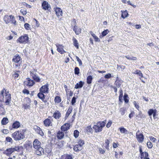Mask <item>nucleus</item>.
<instances>
[{
	"mask_svg": "<svg viewBox=\"0 0 159 159\" xmlns=\"http://www.w3.org/2000/svg\"><path fill=\"white\" fill-rule=\"evenodd\" d=\"M60 112L58 110H55L52 116L56 119H59L61 117Z\"/></svg>",
	"mask_w": 159,
	"mask_h": 159,
	"instance_id": "2eb2a0df",
	"label": "nucleus"
},
{
	"mask_svg": "<svg viewBox=\"0 0 159 159\" xmlns=\"http://www.w3.org/2000/svg\"><path fill=\"white\" fill-rule=\"evenodd\" d=\"M147 147L149 148H151L152 147V143L150 141L147 142Z\"/></svg>",
	"mask_w": 159,
	"mask_h": 159,
	"instance_id": "09e8293b",
	"label": "nucleus"
},
{
	"mask_svg": "<svg viewBox=\"0 0 159 159\" xmlns=\"http://www.w3.org/2000/svg\"><path fill=\"white\" fill-rule=\"evenodd\" d=\"M111 77V75L110 73H108V74H107L104 77L106 79H109Z\"/></svg>",
	"mask_w": 159,
	"mask_h": 159,
	"instance_id": "680f3d73",
	"label": "nucleus"
},
{
	"mask_svg": "<svg viewBox=\"0 0 159 159\" xmlns=\"http://www.w3.org/2000/svg\"><path fill=\"white\" fill-rule=\"evenodd\" d=\"M24 27L25 29L27 30H30L31 29L30 25L28 23H25L24 25Z\"/></svg>",
	"mask_w": 159,
	"mask_h": 159,
	"instance_id": "a18cd8bd",
	"label": "nucleus"
},
{
	"mask_svg": "<svg viewBox=\"0 0 159 159\" xmlns=\"http://www.w3.org/2000/svg\"><path fill=\"white\" fill-rule=\"evenodd\" d=\"M17 72H20V71H17L16 72H15L13 75V77L15 78L16 79L19 76V75L18 74V73H17Z\"/></svg>",
	"mask_w": 159,
	"mask_h": 159,
	"instance_id": "5fc2aeb1",
	"label": "nucleus"
},
{
	"mask_svg": "<svg viewBox=\"0 0 159 159\" xmlns=\"http://www.w3.org/2000/svg\"><path fill=\"white\" fill-rule=\"evenodd\" d=\"M40 144V142L38 140V139H35L33 142V147L35 149L41 147Z\"/></svg>",
	"mask_w": 159,
	"mask_h": 159,
	"instance_id": "4468645a",
	"label": "nucleus"
},
{
	"mask_svg": "<svg viewBox=\"0 0 159 159\" xmlns=\"http://www.w3.org/2000/svg\"><path fill=\"white\" fill-rule=\"evenodd\" d=\"M44 123L46 126H48L51 124V120L50 119H47L44 121Z\"/></svg>",
	"mask_w": 159,
	"mask_h": 159,
	"instance_id": "c85d7f7f",
	"label": "nucleus"
},
{
	"mask_svg": "<svg viewBox=\"0 0 159 159\" xmlns=\"http://www.w3.org/2000/svg\"><path fill=\"white\" fill-rule=\"evenodd\" d=\"M56 45L57 48V50L61 54H62L66 52L64 50L63 48L64 46L62 45L57 44H56Z\"/></svg>",
	"mask_w": 159,
	"mask_h": 159,
	"instance_id": "9d476101",
	"label": "nucleus"
},
{
	"mask_svg": "<svg viewBox=\"0 0 159 159\" xmlns=\"http://www.w3.org/2000/svg\"><path fill=\"white\" fill-rule=\"evenodd\" d=\"M3 20L6 24H7L11 22V23L13 24L14 25L16 24V21L15 20L14 17L12 15L8 16L6 15L3 18Z\"/></svg>",
	"mask_w": 159,
	"mask_h": 159,
	"instance_id": "20e7f679",
	"label": "nucleus"
},
{
	"mask_svg": "<svg viewBox=\"0 0 159 159\" xmlns=\"http://www.w3.org/2000/svg\"><path fill=\"white\" fill-rule=\"evenodd\" d=\"M43 93L40 92L38 94L37 96L44 102L46 103L47 102V100L45 99V96L43 94Z\"/></svg>",
	"mask_w": 159,
	"mask_h": 159,
	"instance_id": "dca6fc26",
	"label": "nucleus"
},
{
	"mask_svg": "<svg viewBox=\"0 0 159 159\" xmlns=\"http://www.w3.org/2000/svg\"><path fill=\"white\" fill-rule=\"evenodd\" d=\"M72 108L71 107H69L66 113V116H68L71 113Z\"/></svg>",
	"mask_w": 159,
	"mask_h": 159,
	"instance_id": "a19ab883",
	"label": "nucleus"
},
{
	"mask_svg": "<svg viewBox=\"0 0 159 159\" xmlns=\"http://www.w3.org/2000/svg\"><path fill=\"white\" fill-rule=\"evenodd\" d=\"M109 32V30H106L104 31H103L102 34V36H100V37L101 38H102L103 37L106 36Z\"/></svg>",
	"mask_w": 159,
	"mask_h": 159,
	"instance_id": "f704fd0d",
	"label": "nucleus"
},
{
	"mask_svg": "<svg viewBox=\"0 0 159 159\" xmlns=\"http://www.w3.org/2000/svg\"><path fill=\"white\" fill-rule=\"evenodd\" d=\"M70 126L69 123H66L61 126V129L62 131H66L69 129Z\"/></svg>",
	"mask_w": 159,
	"mask_h": 159,
	"instance_id": "f3484780",
	"label": "nucleus"
},
{
	"mask_svg": "<svg viewBox=\"0 0 159 159\" xmlns=\"http://www.w3.org/2000/svg\"><path fill=\"white\" fill-rule=\"evenodd\" d=\"M55 9V11L57 16L58 17L59 16H61L62 14V10L58 7H57Z\"/></svg>",
	"mask_w": 159,
	"mask_h": 159,
	"instance_id": "a211bd4d",
	"label": "nucleus"
},
{
	"mask_svg": "<svg viewBox=\"0 0 159 159\" xmlns=\"http://www.w3.org/2000/svg\"><path fill=\"white\" fill-rule=\"evenodd\" d=\"M20 12L23 14V15H24L26 14L27 12L25 9H22L20 10Z\"/></svg>",
	"mask_w": 159,
	"mask_h": 159,
	"instance_id": "603ef678",
	"label": "nucleus"
},
{
	"mask_svg": "<svg viewBox=\"0 0 159 159\" xmlns=\"http://www.w3.org/2000/svg\"><path fill=\"white\" fill-rule=\"evenodd\" d=\"M156 111V110H153L151 109H149L148 111V114L150 116H151L153 113H155V111Z\"/></svg>",
	"mask_w": 159,
	"mask_h": 159,
	"instance_id": "37998d69",
	"label": "nucleus"
},
{
	"mask_svg": "<svg viewBox=\"0 0 159 159\" xmlns=\"http://www.w3.org/2000/svg\"><path fill=\"white\" fill-rule=\"evenodd\" d=\"M134 74H137L139 75L141 77H143V75L141 71L140 70H135L134 73Z\"/></svg>",
	"mask_w": 159,
	"mask_h": 159,
	"instance_id": "72a5a7b5",
	"label": "nucleus"
},
{
	"mask_svg": "<svg viewBox=\"0 0 159 159\" xmlns=\"http://www.w3.org/2000/svg\"><path fill=\"white\" fill-rule=\"evenodd\" d=\"M2 132L4 134H7L9 133L7 129H4L2 130Z\"/></svg>",
	"mask_w": 159,
	"mask_h": 159,
	"instance_id": "774afa93",
	"label": "nucleus"
},
{
	"mask_svg": "<svg viewBox=\"0 0 159 159\" xmlns=\"http://www.w3.org/2000/svg\"><path fill=\"white\" fill-rule=\"evenodd\" d=\"M25 148L27 150H31L32 148V144L30 142H28L25 144Z\"/></svg>",
	"mask_w": 159,
	"mask_h": 159,
	"instance_id": "393cba45",
	"label": "nucleus"
},
{
	"mask_svg": "<svg viewBox=\"0 0 159 159\" xmlns=\"http://www.w3.org/2000/svg\"><path fill=\"white\" fill-rule=\"evenodd\" d=\"M48 84L43 86L40 89L39 92L44 93H48Z\"/></svg>",
	"mask_w": 159,
	"mask_h": 159,
	"instance_id": "9b49d317",
	"label": "nucleus"
},
{
	"mask_svg": "<svg viewBox=\"0 0 159 159\" xmlns=\"http://www.w3.org/2000/svg\"><path fill=\"white\" fill-rule=\"evenodd\" d=\"M6 140L7 142H12V139L10 137H7L6 138Z\"/></svg>",
	"mask_w": 159,
	"mask_h": 159,
	"instance_id": "6e6d98bb",
	"label": "nucleus"
},
{
	"mask_svg": "<svg viewBox=\"0 0 159 159\" xmlns=\"http://www.w3.org/2000/svg\"><path fill=\"white\" fill-rule=\"evenodd\" d=\"M149 138L150 140L152 141L154 143H156L157 141V139L152 136H150Z\"/></svg>",
	"mask_w": 159,
	"mask_h": 159,
	"instance_id": "13d9d810",
	"label": "nucleus"
},
{
	"mask_svg": "<svg viewBox=\"0 0 159 159\" xmlns=\"http://www.w3.org/2000/svg\"><path fill=\"white\" fill-rule=\"evenodd\" d=\"M93 80V77L92 76H89L87 79V82L88 84H90L92 83V81Z\"/></svg>",
	"mask_w": 159,
	"mask_h": 159,
	"instance_id": "2f4dec72",
	"label": "nucleus"
},
{
	"mask_svg": "<svg viewBox=\"0 0 159 159\" xmlns=\"http://www.w3.org/2000/svg\"><path fill=\"white\" fill-rule=\"evenodd\" d=\"M83 148V147L80 146L79 144L75 145L74 148V150L76 152L80 151L82 150Z\"/></svg>",
	"mask_w": 159,
	"mask_h": 159,
	"instance_id": "4be33fe9",
	"label": "nucleus"
},
{
	"mask_svg": "<svg viewBox=\"0 0 159 159\" xmlns=\"http://www.w3.org/2000/svg\"><path fill=\"white\" fill-rule=\"evenodd\" d=\"M106 121V120H105L102 122H98L93 126V128L96 133L100 132L102 130L103 128L105 126Z\"/></svg>",
	"mask_w": 159,
	"mask_h": 159,
	"instance_id": "f03ea898",
	"label": "nucleus"
},
{
	"mask_svg": "<svg viewBox=\"0 0 159 159\" xmlns=\"http://www.w3.org/2000/svg\"><path fill=\"white\" fill-rule=\"evenodd\" d=\"M85 130L87 132L91 133L92 132V129L90 126H89L85 128Z\"/></svg>",
	"mask_w": 159,
	"mask_h": 159,
	"instance_id": "79ce46f5",
	"label": "nucleus"
},
{
	"mask_svg": "<svg viewBox=\"0 0 159 159\" xmlns=\"http://www.w3.org/2000/svg\"><path fill=\"white\" fill-rule=\"evenodd\" d=\"M36 70L34 69L32 71H30V75L32 78L36 82H39L40 79L36 73Z\"/></svg>",
	"mask_w": 159,
	"mask_h": 159,
	"instance_id": "6e6552de",
	"label": "nucleus"
},
{
	"mask_svg": "<svg viewBox=\"0 0 159 159\" xmlns=\"http://www.w3.org/2000/svg\"><path fill=\"white\" fill-rule=\"evenodd\" d=\"M17 42H19L21 43L25 44L29 41V37L28 35L25 34L24 35L20 37L17 40Z\"/></svg>",
	"mask_w": 159,
	"mask_h": 159,
	"instance_id": "423d86ee",
	"label": "nucleus"
},
{
	"mask_svg": "<svg viewBox=\"0 0 159 159\" xmlns=\"http://www.w3.org/2000/svg\"><path fill=\"white\" fill-rule=\"evenodd\" d=\"M128 98V95L125 93L124 96V99L125 102L127 103L129 102V99L127 98Z\"/></svg>",
	"mask_w": 159,
	"mask_h": 159,
	"instance_id": "c03bdc74",
	"label": "nucleus"
},
{
	"mask_svg": "<svg viewBox=\"0 0 159 159\" xmlns=\"http://www.w3.org/2000/svg\"><path fill=\"white\" fill-rule=\"evenodd\" d=\"M24 108L25 109H30V107L29 105H28L27 104H25L24 105Z\"/></svg>",
	"mask_w": 159,
	"mask_h": 159,
	"instance_id": "69168bd1",
	"label": "nucleus"
},
{
	"mask_svg": "<svg viewBox=\"0 0 159 159\" xmlns=\"http://www.w3.org/2000/svg\"><path fill=\"white\" fill-rule=\"evenodd\" d=\"M98 151L99 152L102 154H104L105 152V151L104 149L101 148H98Z\"/></svg>",
	"mask_w": 159,
	"mask_h": 159,
	"instance_id": "bf43d9fd",
	"label": "nucleus"
},
{
	"mask_svg": "<svg viewBox=\"0 0 159 159\" xmlns=\"http://www.w3.org/2000/svg\"><path fill=\"white\" fill-rule=\"evenodd\" d=\"M89 33L93 37L95 42H99L100 41V40L98 37L96 36L95 34H94L92 31H90Z\"/></svg>",
	"mask_w": 159,
	"mask_h": 159,
	"instance_id": "b1692460",
	"label": "nucleus"
},
{
	"mask_svg": "<svg viewBox=\"0 0 159 159\" xmlns=\"http://www.w3.org/2000/svg\"><path fill=\"white\" fill-rule=\"evenodd\" d=\"M11 136L15 141H19L23 139L25 137L21 131H17L12 133Z\"/></svg>",
	"mask_w": 159,
	"mask_h": 159,
	"instance_id": "7ed1b4c3",
	"label": "nucleus"
},
{
	"mask_svg": "<svg viewBox=\"0 0 159 159\" xmlns=\"http://www.w3.org/2000/svg\"><path fill=\"white\" fill-rule=\"evenodd\" d=\"M64 87L65 89L66 95L67 96L68 94V92H69V89H68L67 86L66 85H65L64 86Z\"/></svg>",
	"mask_w": 159,
	"mask_h": 159,
	"instance_id": "e2e57ef3",
	"label": "nucleus"
},
{
	"mask_svg": "<svg viewBox=\"0 0 159 159\" xmlns=\"http://www.w3.org/2000/svg\"><path fill=\"white\" fill-rule=\"evenodd\" d=\"M105 144L106 145L105 148L107 150H109V144L110 143L108 139H107L106 140H105Z\"/></svg>",
	"mask_w": 159,
	"mask_h": 159,
	"instance_id": "e433bc0d",
	"label": "nucleus"
},
{
	"mask_svg": "<svg viewBox=\"0 0 159 159\" xmlns=\"http://www.w3.org/2000/svg\"><path fill=\"white\" fill-rule=\"evenodd\" d=\"M128 14L127 11H126L123 12L121 15V17L124 19L127 17L128 16Z\"/></svg>",
	"mask_w": 159,
	"mask_h": 159,
	"instance_id": "58836bf2",
	"label": "nucleus"
},
{
	"mask_svg": "<svg viewBox=\"0 0 159 159\" xmlns=\"http://www.w3.org/2000/svg\"><path fill=\"white\" fill-rule=\"evenodd\" d=\"M77 97H77H73L71 102V103L72 105H74V103L76 102V99Z\"/></svg>",
	"mask_w": 159,
	"mask_h": 159,
	"instance_id": "864d4df0",
	"label": "nucleus"
},
{
	"mask_svg": "<svg viewBox=\"0 0 159 159\" xmlns=\"http://www.w3.org/2000/svg\"><path fill=\"white\" fill-rule=\"evenodd\" d=\"M79 132L77 130H75L74 131V135L75 138H77L79 135Z\"/></svg>",
	"mask_w": 159,
	"mask_h": 159,
	"instance_id": "49530a36",
	"label": "nucleus"
},
{
	"mask_svg": "<svg viewBox=\"0 0 159 159\" xmlns=\"http://www.w3.org/2000/svg\"><path fill=\"white\" fill-rule=\"evenodd\" d=\"M78 143L79 145L83 147V145L84 144V142L82 140H80L78 142Z\"/></svg>",
	"mask_w": 159,
	"mask_h": 159,
	"instance_id": "0e129e2a",
	"label": "nucleus"
},
{
	"mask_svg": "<svg viewBox=\"0 0 159 159\" xmlns=\"http://www.w3.org/2000/svg\"><path fill=\"white\" fill-rule=\"evenodd\" d=\"M11 94L9 93V91L5 88L1 91L0 93V109L3 108V105L2 102H3L7 105H9L11 101Z\"/></svg>",
	"mask_w": 159,
	"mask_h": 159,
	"instance_id": "f257e3e1",
	"label": "nucleus"
},
{
	"mask_svg": "<svg viewBox=\"0 0 159 159\" xmlns=\"http://www.w3.org/2000/svg\"><path fill=\"white\" fill-rule=\"evenodd\" d=\"M115 83L116 86V87L119 88L121 85V82L120 81L116 80Z\"/></svg>",
	"mask_w": 159,
	"mask_h": 159,
	"instance_id": "ea45409f",
	"label": "nucleus"
},
{
	"mask_svg": "<svg viewBox=\"0 0 159 159\" xmlns=\"http://www.w3.org/2000/svg\"><path fill=\"white\" fill-rule=\"evenodd\" d=\"M76 58L77 61L79 62V66H81L82 65V62L81 60L77 56H76Z\"/></svg>",
	"mask_w": 159,
	"mask_h": 159,
	"instance_id": "4d7b16f0",
	"label": "nucleus"
},
{
	"mask_svg": "<svg viewBox=\"0 0 159 159\" xmlns=\"http://www.w3.org/2000/svg\"><path fill=\"white\" fill-rule=\"evenodd\" d=\"M73 44L74 46L77 48H79V46L77 40L75 38L73 39Z\"/></svg>",
	"mask_w": 159,
	"mask_h": 159,
	"instance_id": "cd10ccee",
	"label": "nucleus"
},
{
	"mask_svg": "<svg viewBox=\"0 0 159 159\" xmlns=\"http://www.w3.org/2000/svg\"><path fill=\"white\" fill-rule=\"evenodd\" d=\"M21 57L18 54H16L12 60V61L15 63H18V64L15 65L16 68L19 67V66H20V64L21 62Z\"/></svg>",
	"mask_w": 159,
	"mask_h": 159,
	"instance_id": "0eeeda50",
	"label": "nucleus"
},
{
	"mask_svg": "<svg viewBox=\"0 0 159 159\" xmlns=\"http://www.w3.org/2000/svg\"><path fill=\"white\" fill-rule=\"evenodd\" d=\"M36 131L38 134H39L41 136H43V135L44 134L42 131L41 129H40L39 127H38L37 128Z\"/></svg>",
	"mask_w": 159,
	"mask_h": 159,
	"instance_id": "4c0bfd02",
	"label": "nucleus"
},
{
	"mask_svg": "<svg viewBox=\"0 0 159 159\" xmlns=\"http://www.w3.org/2000/svg\"><path fill=\"white\" fill-rule=\"evenodd\" d=\"M80 72V69L78 67H76L75 69V73L76 75H78Z\"/></svg>",
	"mask_w": 159,
	"mask_h": 159,
	"instance_id": "8fccbe9b",
	"label": "nucleus"
},
{
	"mask_svg": "<svg viewBox=\"0 0 159 159\" xmlns=\"http://www.w3.org/2000/svg\"><path fill=\"white\" fill-rule=\"evenodd\" d=\"M8 122V119L7 118L4 117L1 121V123L2 125H6Z\"/></svg>",
	"mask_w": 159,
	"mask_h": 159,
	"instance_id": "c756f323",
	"label": "nucleus"
},
{
	"mask_svg": "<svg viewBox=\"0 0 159 159\" xmlns=\"http://www.w3.org/2000/svg\"><path fill=\"white\" fill-rule=\"evenodd\" d=\"M64 134V132L59 131L57 134V137L59 139H61L63 138Z\"/></svg>",
	"mask_w": 159,
	"mask_h": 159,
	"instance_id": "5701e85b",
	"label": "nucleus"
},
{
	"mask_svg": "<svg viewBox=\"0 0 159 159\" xmlns=\"http://www.w3.org/2000/svg\"><path fill=\"white\" fill-rule=\"evenodd\" d=\"M148 153L147 152H144L141 154L140 158L141 159L143 158L145 159L146 158L148 157Z\"/></svg>",
	"mask_w": 159,
	"mask_h": 159,
	"instance_id": "7c9ffc66",
	"label": "nucleus"
},
{
	"mask_svg": "<svg viewBox=\"0 0 159 159\" xmlns=\"http://www.w3.org/2000/svg\"><path fill=\"white\" fill-rule=\"evenodd\" d=\"M35 149V154L41 156L44 153V150L42 147L38 148H37Z\"/></svg>",
	"mask_w": 159,
	"mask_h": 159,
	"instance_id": "f8f14e48",
	"label": "nucleus"
},
{
	"mask_svg": "<svg viewBox=\"0 0 159 159\" xmlns=\"http://www.w3.org/2000/svg\"><path fill=\"white\" fill-rule=\"evenodd\" d=\"M34 20L35 21V23H36L35 25L37 27H38L39 25V22L35 18L34 19Z\"/></svg>",
	"mask_w": 159,
	"mask_h": 159,
	"instance_id": "338daca9",
	"label": "nucleus"
},
{
	"mask_svg": "<svg viewBox=\"0 0 159 159\" xmlns=\"http://www.w3.org/2000/svg\"><path fill=\"white\" fill-rule=\"evenodd\" d=\"M120 95L119 96V100L120 102H122L121 100L122 99V98L123 95V92L122 91V89L121 88H120Z\"/></svg>",
	"mask_w": 159,
	"mask_h": 159,
	"instance_id": "473e14b6",
	"label": "nucleus"
},
{
	"mask_svg": "<svg viewBox=\"0 0 159 159\" xmlns=\"http://www.w3.org/2000/svg\"><path fill=\"white\" fill-rule=\"evenodd\" d=\"M139 132V130L137 131L136 134V138L139 142L142 143L143 141L144 136L142 134L140 133Z\"/></svg>",
	"mask_w": 159,
	"mask_h": 159,
	"instance_id": "1a4fd4ad",
	"label": "nucleus"
},
{
	"mask_svg": "<svg viewBox=\"0 0 159 159\" xmlns=\"http://www.w3.org/2000/svg\"><path fill=\"white\" fill-rule=\"evenodd\" d=\"M119 129L121 133L127 134L129 133L128 131L124 127L120 128Z\"/></svg>",
	"mask_w": 159,
	"mask_h": 159,
	"instance_id": "a878e982",
	"label": "nucleus"
},
{
	"mask_svg": "<svg viewBox=\"0 0 159 159\" xmlns=\"http://www.w3.org/2000/svg\"><path fill=\"white\" fill-rule=\"evenodd\" d=\"M73 29L75 33L77 35L80 34L81 32V29L75 25L74 26Z\"/></svg>",
	"mask_w": 159,
	"mask_h": 159,
	"instance_id": "aec40b11",
	"label": "nucleus"
},
{
	"mask_svg": "<svg viewBox=\"0 0 159 159\" xmlns=\"http://www.w3.org/2000/svg\"><path fill=\"white\" fill-rule=\"evenodd\" d=\"M19 149L20 148L18 146L12 147L6 149L4 153L7 156H9L15 151L17 152L19 151Z\"/></svg>",
	"mask_w": 159,
	"mask_h": 159,
	"instance_id": "39448f33",
	"label": "nucleus"
},
{
	"mask_svg": "<svg viewBox=\"0 0 159 159\" xmlns=\"http://www.w3.org/2000/svg\"><path fill=\"white\" fill-rule=\"evenodd\" d=\"M112 123V122L111 120H110L107 123L106 125V127L108 128L110 127Z\"/></svg>",
	"mask_w": 159,
	"mask_h": 159,
	"instance_id": "052dcab7",
	"label": "nucleus"
},
{
	"mask_svg": "<svg viewBox=\"0 0 159 159\" xmlns=\"http://www.w3.org/2000/svg\"><path fill=\"white\" fill-rule=\"evenodd\" d=\"M43 9L44 10H48L49 7L50 5L47 1H44L42 4Z\"/></svg>",
	"mask_w": 159,
	"mask_h": 159,
	"instance_id": "6ab92c4d",
	"label": "nucleus"
},
{
	"mask_svg": "<svg viewBox=\"0 0 159 159\" xmlns=\"http://www.w3.org/2000/svg\"><path fill=\"white\" fill-rule=\"evenodd\" d=\"M54 101L56 103H59L61 101V98L60 97L58 96H57L55 97Z\"/></svg>",
	"mask_w": 159,
	"mask_h": 159,
	"instance_id": "c9c22d12",
	"label": "nucleus"
},
{
	"mask_svg": "<svg viewBox=\"0 0 159 159\" xmlns=\"http://www.w3.org/2000/svg\"><path fill=\"white\" fill-rule=\"evenodd\" d=\"M84 84V82L82 81H80L79 83H77L75 86V89H78L82 87Z\"/></svg>",
	"mask_w": 159,
	"mask_h": 159,
	"instance_id": "412c9836",
	"label": "nucleus"
},
{
	"mask_svg": "<svg viewBox=\"0 0 159 159\" xmlns=\"http://www.w3.org/2000/svg\"><path fill=\"white\" fill-rule=\"evenodd\" d=\"M64 159H72V156L71 155H64L63 157Z\"/></svg>",
	"mask_w": 159,
	"mask_h": 159,
	"instance_id": "de8ad7c7",
	"label": "nucleus"
},
{
	"mask_svg": "<svg viewBox=\"0 0 159 159\" xmlns=\"http://www.w3.org/2000/svg\"><path fill=\"white\" fill-rule=\"evenodd\" d=\"M125 57L128 59L130 60H137V58L135 57H129L128 56H125Z\"/></svg>",
	"mask_w": 159,
	"mask_h": 159,
	"instance_id": "3c124183",
	"label": "nucleus"
},
{
	"mask_svg": "<svg viewBox=\"0 0 159 159\" xmlns=\"http://www.w3.org/2000/svg\"><path fill=\"white\" fill-rule=\"evenodd\" d=\"M20 126V123L18 121L15 122L12 125V128H17Z\"/></svg>",
	"mask_w": 159,
	"mask_h": 159,
	"instance_id": "bb28decb",
	"label": "nucleus"
},
{
	"mask_svg": "<svg viewBox=\"0 0 159 159\" xmlns=\"http://www.w3.org/2000/svg\"><path fill=\"white\" fill-rule=\"evenodd\" d=\"M24 83L25 84L30 87L33 86L35 83L34 80L29 78H27V80L25 81Z\"/></svg>",
	"mask_w": 159,
	"mask_h": 159,
	"instance_id": "ddd939ff",
	"label": "nucleus"
}]
</instances>
